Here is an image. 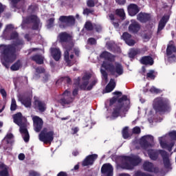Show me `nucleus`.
Masks as SVG:
<instances>
[{
  "label": "nucleus",
  "mask_w": 176,
  "mask_h": 176,
  "mask_svg": "<svg viewBox=\"0 0 176 176\" xmlns=\"http://www.w3.org/2000/svg\"><path fill=\"white\" fill-rule=\"evenodd\" d=\"M14 123L21 127L23 124V114L21 112L17 113L13 116Z\"/></svg>",
  "instance_id": "29"
},
{
  "label": "nucleus",
  "mask_w": 176,
  "mask_h": 176,
  "mask_svg": "<svg viewBox=\"0 0 176 176\" xmlns=\"http://www.w3.org/2000/svg\"><path fill=\"white\" fill-rule=\"evenodd\" d=\"M137 54H141V50L140 49H131L129 53V58H134Z\"/></svg>",
  "instance_id": "36"
},
{
  "label": "nucleus",
  "mask_w": 176,
  "mask_h": 176,
  "mask_svg": "<svg viewBox=\"0 0 176 176\" xmlns=\"http://www.w3.org/2000/svg\"><path fill=\"white\" fill-rule=\"evenodd\" d=\"M100 72H101L103 78H104V79H108V73H107V71H105L104 69H100Z\"/></svg>",
  "instance_id": "62"
},
{
  "label": "nucleus",
  "mask_w": 176,
  "mask_h": 176,
  "mask_svg": "<svg viewBox=\"0 0 176 176\" xmlns=\"http://www.w3.org/2000/svg\"><path fill=\"white\" fill-rule=\"evenodd\" d=\"M50 53L55 61H60V58H61V51L60 48L57 47H51Z\"/></svg>",
  "instance_id": "22"
},
{
  "label": "nucleus",
  "mask_w": 176,
  "mask_h": 176,
  "mask_svg": "<svg viewBox=\"0 0 176 176\" xmlns=\"http://www.w3.org/2000/svg\"><path fill=\"white\" fill-rule=\"evenodd\" d=\"M113 94L114 96H116V97H118V98H120V97H122V92H120L119 91H116L113 92Z\"/></svg>",
  "instance_id": "63"
},
{
  "label": "nucleus",
  "mask_w": 176,
  "mask_h": 176,
  "mask_svg": "<svg viewBox=\"0 0 176 176\" xmlns=\"http://www.w3.org/2000/svg\"><path fill=\"white\" fill-rule=\"evenodd\" d=\"M151 19H152V16L151 15V14L146 13V12H141L137 15V20L142 23H148V21H151Z\"/></svg>",
  "instance_id": "16"
},
{
  "label": "nucleus",
  "mask_w": 176,
  "mask_h": 176,
  "mask_svg": "<svg viewBox=\"0 0 176 176\" xmlns=\"http://www.w3.org/2000/svg\"><path fill=\"white\" fill-rule=\"evenodd\" d=\"M109 20H111V21H112V24L116 28H118V27H119V23L113 21L115 20V14H109Z\"/></svg>",
  "instance_id": "43"
},
{
  "label": "nucleus",
  "mask_w": 176,
  "mask_h": 176,
  "mask_svg": "<svg viewBox=\"0 0 176 176\" xmlns=\"http://www.w3.org/2000/svg\"><path fill=\"white\" fill-rule=\"evenodd\" d=\"M150 91L151 93H155L156 94H158V93H160V89L153 87L150 89Z\"/></svg>",
  "instance_id": "58"
},
{
  "label": "nucleus",
  "mask_w": 176,
  "mask_h": 176,
  "mask_svg": "<svg viewBox=\"0 0 176 176\" xmlns=\"http://www.w3.org/2000/svg\"><path fill=\"white\" fill-rule=\"evenodd\" d=\"M167 21H168V18L167 16H163L159 22L157 33L160 32L164 27H166V24H167Z\"/></svg>",
  "instance_id": "32"
},
{
  "label": "nucleus",
  "mask_w": 176,
  "mask_h": 176,
  "mask_svg": "<svg viewBox=\"0 0 176 176\" xmlns=\"http://www.w3.org/2000/svg\"><path fill=\"white\" fill-rule=\"evenodd\" d=\"M63 80H66L67 83H68V85H71L72 83V80H71V78L69 77H63L62 78L58 80L56 82V84L57 85V83H60V82H63Z\"/></svg>",
  "instance_id": "45"
},
{
  "label": "nucleus",
  "mask_w": 176,
  "mask_h": 176,
  "mask_svg": "<svg viewBox=\"0 0 176 176\" xmlns=\"http://www.w3.org/2000/svg\"><path fill=\"white\" fill-rule=\"evenodd\" d=\"M140 30H141V25L137 21L131 23L129 26V31L131 34H138Z\"/></svg>",
  "instance_id": "24"
},
{
  "label": "nucleus",
  "mask_w": 176,
  "mask_h": 176,
  "mask_svg": "<svg viewBox=\"0 0 176 176\" xmlns=\"http://www.w3.org/2000/svg\"><path fill=\"white\" fill-rule=\"evenodd\" d=\"M116 87V82H115V79L111 78L109 84L105 87L106 93H111Z\"/></svg>",
  "instance_id": "31"
},
{
  "label": "nucleus",
  "mask_w": 176,
  "mask_h": 176,
  "mask_svg": "<svg viewBox=\"0 0 176 176\" xmlns=\"http://www.w3.org/2000/svg\"><path fill=\"white\" fill-rule=\"evenodd\" d=\"M128 13L132 17L140 13V7L137 4L131 3L128 6Z\"/></svg>",
  "instance_id": "20"
},
{
  "label": "nucleus",
  "mask_w": 176,
  "mask_h": 176,
  "mask_svg": "<svg viewBox=\"0 0 176 176\" xmlns=\"http://www.w3.org/2000/svg\"><path fill=\"white\" fill-rule=\"evenodd\" d=\"M155 71L150 70L148 73L146 74V78H149L150 79H155Z\"/></svg>",
  "instance_id": "54"
},
{
  "label": "nucleus",
  "mask_w": 176,
  "mask_h": 176,
  "mask_svg": "<svg viewBox=\"0 0 176 176\" xmlns=\"http://www.w3.org/2000/svg\"><path fill=\"white\" fill-rule=\"evenodd\" d=\"M122 38L124 41L128 46H134L135 41L133 39V36L129 32H125L122 34Z\"/></svg>",
  "instance_id": "18"
},
{
  "label": "nucleus",
  "mask_w": 176,
  "mask_h": 176,
  "mask_svg": "<svg viewBox=\"0 0 176 176\" xmlns=\"http://www.w3.org/2000/svg\"><path fill=\"white\" fill-rule=\"evenodd\" d=\"M107 49L109 50V52L116 53V52H118L119 50V47H118V45H116L115 43H107Z\"/></svg>",
  "instance_id": "37"
},
{
  "label": "nucleus",
  "mask_w": 176,
  "mask_h": 176,
  "mask_svg": "<svg viewBox=\"0 0 176 176\" xmlns=\"http://www.w3.org/2000/svg\"><path fill=\"white\" fill-rule=\"evenodd\" d=\"M29 175L30 176H41V174H39V173H38L35 170H30L29 172Z\"/></svg>",
  "instance_id": "59"
},
{
  "label": "nucleus",
  "mask_w": 176,
  "mask_h": 176,
  "mask_svg": "<svg viewBox=\"0 0 176 176\" xmlns=\"http://www.w3.org/2000/svg\"><path fill=\"white\" fill-rule=\"evenodd\" d=\"M110 107L113 105V111L111 116L113 119L119 118L121 113H124L129 111L130 107V99L127 98L126 95H123L121 98H118L116 96H113L109 101Z\"/></svg>",
  "instance_id": "2"
},
{
  "label": "nucleus",
  "mask_w": 176,
  "mask_h": 176,
  "mask_svg": "<svg viewBox=\"0 0 176 176\" xmlns=\"http://www.w3.org/2000/svg\"><path fill=\"white\" fill-rule=\"evenodd\" d=\"M21 68V60H18L10 67L11 71H19Z\"/></svg>",
  "instance_id": "39"
},
{
  "label": "nucleus",
  "mask_w": 176,
  "mask_h": 176,
  "mask_svg": "<svg viewBox=\"0 0 176 176\" xmlns=\"http://www.w3.org/2000/svg\"><path fill=\"white\" fill-rule=\"evenodd\" d=\"M32 30H33L34 31H38V30H39V19H38L36 21H34V23H33Z\"/></svg>",
  "instance_id": "47"
},
{
  "label": "nucleus",
  "mask_w": 176,
  "mask_h": 176,
  "mask_svg": "<svg viewBox=\"0 0 176 176\" xmlns=\"http://www.w3.org/2000/svg\"><path fill=\"white\" fill-rule=\"evenodd\" d=\"M100 57L105 60V61H103L102 67L104 68L106 71H109L111 75L116 76V78L123 75V65H122V63L118 62H116L114 65L112 63L115 61V56L111 54V52L104 51L100 54Z\"/></svg>",
  "instance_id": "1"
},
{
  "label": "nucleus",
  "mask_w": 176,
  "mask_h": 176,
  "mask_svg": "<svg viewBox=\"0 0 176 176\" xmlns=\"http://www.w3.org/2000/svg\"><path fill=\"white\" fill-rule=\"evenodd\" d=\"M153 107L156 113H162L170 111V103L163 98H156L153 101Z\"/></svg>",
  "instance_id": "6"
},
{
  "label": "nucleus",
  "mask_w": 176,
  "mask_h": 176,
  "mask_svg": "<svg viewBox=\"0 0 176 176\" xmlns=\"http://www.w3.org/2000/svg\"><path fill=\"white\" fill-rule=\"evenodd\" d=\"M0 94H1L3 98H6L8 94L6 93V91L5 90V89H1Z\"/></svg>",
  "instance_id": "61"
},
{
  "label": "nucleus",
  "mask_w": 176,
  "mask_h": 176,
  "mask_svg": "<svg viewBox=\"0 0 176 176\" xmlns=\"http://www.w3.org/2000/svg\"><path fill=\"white\" fill-rule=\"evenodd\" d=\"M159 141L162 148L163 149H167L168 152H171V151H173V147L175 144V142H170L168 144L167 142H163V140H162V138H159Z\"/></svg>",
  "instance_id": "27"
},
{
  "label": "nucleus",
  "mask_w": 176,
  "mask_h": 176,
  "mask_svg": "<svg viewBox=\"0 0 176 176\" xmlns=\"http://www.w3.org/2000/svg\"><path fill=\"white\" fill-rule=\"evenodd\" d=\"M33 123L34 131L36 133H39V131H41V130H42V128L43 127V120L36 116L33 118Z\"/></svg>",
  "instance_id": "15"
},
{
  "label": "nucleus",
  "mask_w": 176,
  "mask_h": 176,
  "mask_svg": "<svg viewBox=\"0 0 176 176\" xmlns=\"http://www.w3.org/2000/svg\"><path fill=\"white\" fill-rule=\"evenodd\" d=\"M94 30H95L96 32H101V31H102V27L100 25L94 23Z\"/></svg>",
  "instance_id": "51"
},
{
  "label": "nucleus",
  "mask_w": 176,
  "mask_h": 176,
  "mask_svg": "<svg viewBox=\"0 0 176 176\" xmlns=\"http://www.w3.org/2000/svg\"><path fill=\"white\" fill-rule=\"evenodd\" d=\"M89 85V81H83L80 85V90L86 91L87 90V86Z\"/></svg>",
  "instance_id": "49"
},
{
  "label": "nucleus",
  "mask_w": 176,
  "mask_h": 176,
  "mask_svg": "<svg viewBox=\"0 0 176 176\" xmlns=\"http://www.w3.org/2000/svg\"><path fill=\"white\" fill-rule=\"evenodd\" d=\"M21 0H11V7L12 9H16L17 8V3L20 2Z\"/></svg>",
  "instance_id": "55"
},
{
  "label": "nucleus",
  "mask_w": 176,
  "mask_h": 176,
  "mask_svg": "<svg viewBox=\"0 0 176 176\" xmlns=\"http://www.w3.org/2000/svg\"><path fill=\"white\" fill-rule=\"evenodd\" d=\"M19 36L20 35L19 34V32H17L16 30L12 31L10 34L9 41H16L13 44L11 45V46H13L15 50L17 46H23V45H24V40H23V38H19ZM8 46H10V45H8Z\"/></svg>",
  "instance_id": "9"
},
{
  "label": "nucleus",
  "mask_w": 176,
  "mask_h": 176,
  "mask_svg": "<svg viewBox=\"0 0 176 176\" xmlns=\"http://www.w3.org/2000/svg\"><path fill=\"white\" fill-rule=\"evenodd\" d=\"M0 176H9V170L5 164H0Z\"/></svg>",
  "instance_id": "34"
},
{
  "label": "nucleus",
  "mask_w": 176,
  "mask_h": 176,
  "mask_svg": "<svg viewBox=\"0 0 176 176\" xmlns=\"http://www.w3.org/2000/svg\"><path fill=\"white\" fill-rule=\"evenodd\" d=\"M56 19L54 18H50V19H48L47 21V28H48V30H50V28H53V27H54V21H55Z\"/></svg>",
  "instance_id": "42"
},
{
  "label": "nucleus",
  "mask_w": 176,
  "mask_h": 176,
  "mask_svg": "<svg viewBox=\"0 0 176 176\" xmlns=\"http://www.w3.org/2000/svg\"><path fill=\"white\" fill-rule=\"evenodd\" d=\"M30 60L32 61H34L36 64L39 65L43 64V57H42L40 54H35L30 57Z\"/></svg>",
  "instance_id": "33"
},
{
  "label": "nucleus",
  "mask_w": 176,
  "mask_h": 176,
  "mask_svg": "<svg viewBox=\"0 0 176 176\" xmlns=\"http://www.w3.org/2000/svg\"><path fill=\"white\" fill-rule=\"evenodd\" d=\"M160 154L162 157L165 168H170V167H171V164H170V159L168 158V153L167 151L164 150H160Z\"/></svg>",
  "instance_id": "17"
},
{
  "label": "nucleus",
  "mask_w": 176,
  "mask_h": 176,
  "mask_svg": "<svg viewBox=\"0 0 176 176\" xmlns=\"http://www.w3.org/2000/svg\"><path fill=\"white\" fill-rule=\"evenodd\" d=\"M37 19L38 16L36 15H30L25 18L24 23L25 24H31L36 21Z\"/></svg>",
  "instance_id": "35"
},
{
  "label": "nucleus",
  "mask_w": 176,
  "mask_h": 176,
  "mask_svg": "<svg viewBox=\"0 0 176 176\" xmlns=\"http://www.w3.org/2000/svg\"><path fill=\"white\" fill-rule=\"evenodd\" d=\"M58 41L63 49H65L64 52V60L67 64H69L71 63V60H69V52H71L75 46L74 36L67 32H61L58 35Z\"/></svg>",
  "instance_id": "3"
},
{
  "label": "nucleus",
  "mask_w": 176,
  "mask_h": 176,
  "mask_svg": "<svg viewBox=\"0 0 176 176\" xmlns=\"http://www.w3.org/2000/svg\"><path fill=\"white\" fill-rule=\"evenodd\" d=\"M168 135L173 141H176V131L169 132Z\"/></svg>",
  "instance_id": "53"
},
{
  "label": "nucleus",
  "mask_w": 176,
  "mask_h": 176,
  "mask_svg": "<svg viewBox=\"0 0 176 176\" xmlns=\"http://www.w3.org/2000/svg\"><path fill=\"white\" fill-rule=\"evenodd\" d=\"M19 101L24 105V107H25V108H31V106L32 105L31 98L28 96H21L19 98Z\"/></svg>",
  "instance_id": "26"
},
{
  "label": "nucleus",
  "mask_w": 176,
  "mask_h": 176,
  "mask_svg": "<svg viewBox=\"0 0 176 176\" xmlns=\"http://www.w3.org/2000/svg\"><path fill=\"white\" fill-rule=\"evenodd\" d=\"M140 63L143 65H153L155 60L151 56H144L140 58Z\"/></svg>",
  "instance_id": "25"
},
{
  "label": "nucleus",
  "mask_w": 176,
  "mask_h": 176,
  "mask_svg": "<svg viewBox=\"0 0 176 176\" xmlns=\"http://www.w3.org/2000/svg\"><path fill=\"white\" fill-rule=\"evenodd\" d=\"M176 47L174 45V41H170L166 47V56L168 60H174L176 58Z\"/></svg>",
  "instance_id": "12"
},
{
  "label": "nucleus",
  "mask_w": 176,
  "mask_h": 176,
  "mask_svg": "<svg viewBox=\"0 0 176 176\" xmlns=\"http://www.w3.org/2000/svg\"><path fill=\"white\" fill-rule=\"evenodd\" d=\"M153 136L151 135H146L140 138V144L144 149H148L149 146H152L153 144Z\"/></svg>",
  "instance_id": "11"
},
{
  "label": "nucleus",
  "mask_w": 176,
  "mask_h": 176,
  "mask_svg": "<svg viewBox=\"0 0 176 176\" xmlns=\"http://www.w3.org/2000/svg\"><path fill=\"white\" fill-rule=\"evenodd\" d=\"M87 6L88 8H94V6H96V3L94 2V0H87Z\"/></svg>",
  "instance_id": "52"
},
{
  "label": "nucleus",
  "mask_w": 176,
  "mask_h": 176,
  "mask_svg": "<svg viewBox=\"0 0 176 176\" xmlns=\"http://www.w3.org/2000/svg\"><path fill=\"white\" fill-rule=\"evenodd\" d=\"M98 157V155L97 154H91L87 155L82 162V167H87V166H93L94 164V162L97 160Z\"/></svg>",
  "instance_id": "13"
},
{
  "label": "nucleus",
  "mask_w": 176,
  "mask_h": 176,
  "mask_svg": "<svg viewBox=\"0 0 176 176\" xmlns=\"http://www.w3.org/2000/svg\"><path fill=\"white\" fill-rule=\"evenodd\" d=\"M147 153L151 160H157L159 153H160V150L157 151L153 149H149L148 150Z\"/></svg>",
  "instance_id": "30"
},
{
  "label": "nucleus",
  "mask_w": 176,
  "mask_h": 176,
  "mask_svg": "<svg viewBox=\"0 0 176 176\" xmlns=\"http://www.w3.org/2000/svg\"><path fill=\"white\" fill-rule=\"evenodd\" d=\"M60 21L59 28H67L75 25V17L72 15L60 16L58 19Z\"/></svg>",
  "instance_id": "8"
},
{
  "label": "nucleus",
  "mask_w": 176,
  "mask_h": 176,
  "mask_svg": "<svg viewBox=\"0 0 176 176\" xmlns=\"http://www.w3.org/2000/svg\"><path fill=\"white\" fill-rule=\"evenodd\" d=\"M133 134H140V133H141V128H140V126H135L133 129Z\"/></svg>",
  "instance_id": "57"
},
{
  "label": "nucleus",
  "mask_w": 176,
  "mask_h": 176,
  "mask_svg": "<svg viewBox=\"0 0 176 176\" xmlns=\"http://www.w3.org/2000/svg\"><path fill=\"white\" fill-rule=\"evenodd\" d=\"M98 82V80L95 79L87 87V90L88 91H90V90H91L93 89V87H94V86H96V85H97V82Z\"/></svg>",
  "instance_id": "46"
},
{
  "label": "nucleus",
  "mask_w": 176,
  "mask_h": 176,
  "mask_svg": "<svg viewBox=\"0 0 176 176\" xmlns=\"http://www.w3.org/2000/svg\"><path fill=\"white\" fill-rule=\"evenodd\" d=\"M57 176H68V174H67V172L60 171L57 174Z\"/></svg>",
  "instance_id": "64"
},
{
  "label": "nucleus",
  "mask_w": 176,
  "mask_h": 176,
  "mask_svg": "<svg viewBox=\"0 0 176 176\" xmlns=\"http://www.w3.org/2000/svg\"><path fill=\"white\" fill-rule=\"evenodd\" d=\"M38 140L43 144H52L54 140V131H49L47 128H43L38 135Z\"/></svg>",
  "instance_id": "7"
},
{
  "label": "nucleus",
  "mask_w": 176,
  "mask_h": 176,
  "mask_svg": "<svg viewBox=\"0 0 176 176\" xmlns=\"http://www.w3.org/2000/svg\"><path fill=\"white\" fill-rule=\"evenodd\" d=\"M116 16H119V17H121L122 19H124V17H126V14L124 13V10H123L122 8L116 9Z\"/></svg>",
  "instance_id": "40"
},
{
  "label": "nucleus",
  "mask_w": 176,
  "mask_h": 176,
  "mask_svg": "<svg viewBox=\"0 0 176 176\" xmlns=\"http://www.w3.org/2000/svg\"><path fill=\"white\" fill-rule=\"evenodd\" d=\"M91 78V74H85L82 78V80L89 82V80H90Z\"/></svg>",
  "instance_id": "56"
},
{
  "label": "nucleus",
  "mask_w": 176,
  "mask_h": 176,
  "mask_svg": "<svg viewBox=\"0 0 176 176\" xmlns=\"http://www.w3.org/2000/svg\"><path fill=\"white\" fill-rule=\"evenodd\" d=\"M17 109V103H16V99L14 98H12L11 105H10V111L12 112L16 111Z\"/></svg>",
  "instance_id": "44"
},
{
  "label": "nucleus",
  "mask_w": 176,
  "mask_h": 176,
  "mask_svg": "<svg viewBox=\"0 0 176 176\" xmlns=\"http://www.w3.org/2000/svg\"><path fill=\"white\" fill-rule=\"evenodd\" d=\"M34 108L37 109L39 112L43 113L46 111V103L45 102L41 101L38 99H36L34 102Z\"/></svg>",
  "instance_id": "19"
},
{
  "label": "nucleus",
  "mask_w": 176,
  "mask_h": 176,
  "mask_svg": "<svg viewBox=\"0 0 176 176\" xmlns=\"http://www.w3.org/2000/svg\"><path fill=\"white\" fill-rule=\"evenodd\" d=\"M124 160H125V162L122 164L121 168H124V170H134V167L140 166L142 162V159L137 155L124 156Z\"/></svg>",
  "instance_id": "5"
},
{
  "label": "nucleus",
  "mask_w": 176,
  "mask_h": 176,
  "mask_svg": "<svg viewBox=\"0 0 176 176\" xmlns=\"http://www.w3.org/2000/svg\"><path fill=\"white\" fill-rule=\"evenodd\" d=\"M143 168L144 171H148V173H159V168H154L153 164L148 161L144 162Z\"/></svg>",
  "instance_id": "21"
},
{
  "label": "nucleus",
  "mask_w": 176,
  "mask_h": 176,
  "mask_svg": "<svg viewBox=\"0 0 176 176\" xmlns=\"http://www.w3.org/2000/svg\"><path fill=\"white\" fill-rule=\"evenodd\" d=\"M83 14H87V16H89V14H94V9H89V8H85L82 12Z\"/></svg>",
  "instance_id": "48"
},
{
  "label": "nucleus",
  "mask_w": 176,
  "mask_h": 176,
  "mask_svg": "<svg viewBox=\"0 0 176 176\" xmlns=\"http://www.w3.org/2000/svg\"><path fill=\"white\" fill-rule=\"evenodd\" d=\"M63 97L59 100V102L62 107H65V105H69L72 102H74V98L71 96V92L68 90H65L63 93Z\"/></svg>",
  "instance_id": "10"
},
{
  "label": "nucleus",
  "mask_w": 176,
  "mask_h": 176,
  "mask_svg": "<svg viewBox=\"0 0 176 176\" xmlns=\"http://www.w3.org/2000/svg\"><path fill=\"white\" fill-rule=\"evenodd\" d=\"M0 50L4 58L3 65L6 68H9V63H13L16 60V48L13 45H0Z\"/></svg>",
  "instance_id": "4"
},
{
  "label": "nucleus",
  "mask_w": 176,
  "mask_h": 176,
  "mask_svg": "<svg viewBox=\"0 0 176 176\" xmlns=\"http://www.w3.org/2000/svg\"><path fill=\"white\" fill-rule=\"evenodd\" d=\"M19 131L21 134H23V138L25 142H28V141H30V133H28L27 127H25V126H21Z\"/></svg>",
  "instance_id": "28"
},
{
  "label": "nucleus",
  "mask_w": 176,
  "mask_h": 176,
  "mask_svg": "<svg viewBox=\"0 0 176 176\" xmlns=\"http://www.w3.org/2000/svg\"><path fill=\"white\" fill-rule=\"evenodd\" d=\"M101 173L106 176H113V166L109 163L104 164L101 167Z\"/></svg>",
  "instance_id": "14"
},
{
  "label": "nucleus",
  "mask_w": 176,
  "mask_h": 176,
  "mask_svg": "<svg viewBox=\"0 0 176 176\" xmlns=\"http://www.w3.org/2000/svg\"><path fill=\"white\" fill-rule=\"evenodd\" d=\"M122 137L124 140H127L130 137V133H129V126H125L122 129Z\"/></svg>",
  "instance_id": "41"
},
{
  "label": "nucleus",
  "mask_w": 176,
  "mask_h": 176,
  "mask_svg": "<svg viewBox=\"0 0 176 176\" xmlns=\"http://www.w3.org/2000/svg\"><path fill=\"white\" fill-rule=\"evenodd\" d=\"M116 3H117L118 5H120V6H123L124 5H126V0H115Z\"/></svg>",
  "instance_id": "60"
},
{
  "label": "nucleus",
  "mask_w": 176,
  "mask_h": 176,
  "mask_svg": "<svg viewBox=\"0 0 176 176\" xmlns=\"http://www.w3.org/2000/svg\"><path fill=\"white\" fill-rule=\"evenodd\" d=\"M88 45H91V46H93V45H97V40L96 38L91 37L88 38L87 40Z\"/></svg>",
  "instance_id": "50"
},
{
  "label": "nucleus",
  "mask_w": 176,
  "mask_h": 176,
  "mask_svg": "<svg viewBox=\"0 0 176 176\" xmlns=\"http://www.w3.org/2000/svg\"><path fill=\"white\" fill-rule=\"evenodd\" d=\"M6 146L3 147L4 151H8L10 152L12 151V146L13 145V141L10 140L12 138H13V134L12 133H8L6 136Z\"/></svg>",
  "instance_id": "23"
},
{
  "label": "nucleus",
  "mask_w": 176,
  "mask_h": 176,
  "mask_svg": "<svg viewBox=\"0 0 176 176\" xmlns=\"http://www.w3.org/2000/svg\"><path fill=\"white\" fill-rule=\"evenodd\" d=\"M84 28L86 30V31L90 32L94 30V23H91V21H86L84 25Z\"/></svg>",
  "instance_id": "38"
}]
</instances>
